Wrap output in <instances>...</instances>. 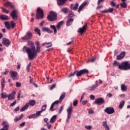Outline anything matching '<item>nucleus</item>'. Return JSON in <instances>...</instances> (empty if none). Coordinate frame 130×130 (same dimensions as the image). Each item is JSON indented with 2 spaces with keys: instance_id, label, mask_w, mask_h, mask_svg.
<instances>
[{
  "instance_id": "f8f14e48",
  "label": "nucleus",
  "mask_w": 130,
  "mask_h": 130,
  "mask_svg": "<svg viewBox=\"0 0 130 130\" xmlns=\"http://www.w3.org/2000/svg\"><path fill=\"white\" fill-rule=\"evenodd\" d=\"M87 23H85L82 27L79 28L78 30V33H80L81 34L85 33V31H86V29H87Z\"/></svg>"
},
{
  "instance_id": "c85d7f7f",
  "label": "nucleus",
  "mask_w": 130,
  "mask_h": 130,
  "mask_svg": "<svg viewBox=\"0 0 130 130\" xmlns=\"http://www.w3.org/2000/svg\"><path fill=\"white\" fill-rule=\"evenodd\" d=\"M0 19L1 20L8 21V20H9V17L7 15H0Z\"/></svg>"
},
{
  "instance_id": "4d7b16f0",
  "label": "nucleus",
  "mask_w": 130,
  "mask_h": 130,
  "mask_svg": "<svg viewBox=\"0 0 130 130\" xmlns=\"http://www.w3.org/2000/svg\"><path fill=\"white\" fill-rule=\"evenodd\" d=\"M2 75H8L9 74V70L6 69V71L5 72H2Z\"/></svg>"
},
{
  "instance_id": "b1692460",
  "label": "nucleus",
  "mask_w": 130,
  "mask_h": 130,
  "mask_svg": "<svg viewBox=\"0 0 130 130\" xmlns=\"http://www.w3.org/2000/svg\"><path fill=\"white\" fill-rule=\"evenodd\" d=\"M99 86L98 84H93L92 86L89 87L88 88H87V90H88V91H93L94 89H96L97 87Z\"/></svg>"
},
{
  "instance_id": "ddd939ff",
  "label": "nucleus",
  "mask_w": 130,
  "mask_h": 130,
  "mask_svg": "<svg viewBox=\"0 0 130 130\" xmlns=\"http://www.w3.org/2000/svg\"><path fill=\"white\" fill-rule=\"evenodd\" d=\"M15 95H16L15 91H13L11 93H10L9 95H7V97L8 98V101H10V100H15Z\"/></svg>"
},
{
  "instance_id": "864d4df0",
  "label": "nucleus",
  "mask_w": 130,
  "mask_h": 130,
  "mask_svg": "<svg viewBox=\"0 0 130 130\" xmlns=\"http://www.w3.org/2000/svg\"><path fill=\"white\" fill-rule=\"evenodd\" d=\"M16 103H17V101L16 100L14 101L12 103H11L10 105V107H12L13 106H15V105H16Z\"/></svg>"
},
{
  "instance_id": "dca6fc26",
  "label": "nucleus",
  "mask_w": 130,
  "mask_h": 130,
  "mask_svg": "<svg viewBox=\"0 0 130 130\" xmlns=\"http://www.w3.org/2000/svg\"><path fill=\"white\" fill-rule=\"evenodd\" d=\"M45 108L44 109H41V111H39L36 112V115L37 117V116H39V115H40V114H41V113L43 112V111H45V109H46V107H47V105H44L43 106H42V108Z\"/></svg>"
},
{
  "instance_id": "ea45409f",
  "label": "nucleus",
  "mask_w": 130,
  "mask_h": 130,
  "mask_svg": "<svg viewBox=\"0 0 130 130\" xmlns=\"http://www.w3.org/2000/svg\"><path fill=\"white\" fill-rule=\"evenodd\" d=\"M5 25L6 28L7 29H8V30H10V29H11V25H10V22H9V21L5 22Z\"/></svg>"
},
{
  "instance_id": "0eeeda50",
  "label": "nucleus",
  "mask_w": 130,
  "mask_h": 130,
  "mask_svg": "<svg viewBox=\"0 0 130 130\" xmlns=\"http://www.w3.org/2000/svg\"><path fill=\"white\" fill-rule=\"evenodd\" d=\"M19 12H18V10H12L11 13H10V16L12 17L13 20L14 21H18V14Z\"/></svg>"
},
{
  "instance_id": "f704fd0d",
  "label": "nucleus",
  "mask_w": 130,
  "mask_h": 130,
  "mask_svg": "<svg viewBox=\"0 0 130 130\" xmlns=\"http://www.w3.org/2000/svg\"><path fill=\"white\" fill-rule=\"evenodd\" d=\"M121 90L123 91L124 92L127 90V87L125 86V84H122L121 86Z\"/></svg>"
},
{
  "instance_id": "423d86ee",
  "label": "nucleus",
  "mask_w": 130,
  "mask_h": 130,
  "mask_svg": "<svg viewBox=\"0 0 130 130\" xmlns=\"http://www.w3.org/2000/svg\"><path fill=\"white\" fill-rule=\"evenodd\" d=\"M73 105L71 104V105L67 109V111L68 113L67 119V122H69V121L70 120V118H71V116H72V113H73Z\"/></svg>"
},
{
  "instance_id": "6e6552de",
  "label": "nucleus",
  "mask_w": 130,
  "mask_h": 130,
  "mask_svg": "<svg viewBox=\"0 0 130 130\" xmlns=\"http://www.w3.org/2000/svg\"><path fill=\"white\" fill-rule=\"evenodd\" d=\"M105 103V101L104 99L102 98H99L95 99V101L93 102V104H98V105H102Z\"/></svg>"
},
{
  "instance_id": "a211bd4d",
  "label": "nucleus",
  "mask_w": 130,
  "mask_h": 130,
  "mask_svg": "<svg viewBox=\"0 0 130 130\" xmlns=\"http://www.w3.org/2000/svg\"><path fill=\"white\" fill-rule=\"evenodd\" d=\"M124 56H125V52H122L120 54V55L117 56L116 59L118 60H119L122 59V58H123Z\"/></svg>"
},
{
  "instance_id": "393cba45",
  "label": "nucleus",
  "mask_w": 130,
  "mask_h": 130,
  "mask_svg": "<svg viewBox=\"0 0 130 130\" xmlns=\"http://www.w3.org/2000/svg\"><path fill=\"white\" fill-rule=\"evenodd\" d=\"M42 31L43 32H47V33H53V31H51V30H50V29H49V28L48 27H43L42 28Z\"/></svg>"
},
{
  "instance_id": "9b49d317",
  "label": "nucleus",
  "mask_w": 130,
  "mask_h": 130,
  "mask_svg": "<svg viewBox=\"0 0 130 130\" xmlns=\"http://www.w3.org/2000/svg\"><path fill=\"white\" fill-rule=\"evenodd\" d=\"M2 44L3 45L6 46V47H9L11 44V41L7 38H4L3 39Z\"/></svg>"
},
{
  "instance_id": "0e129e2a",
  "label": "nucleus",
  "mask_w": 130,
  "mask_h": 130,
  "mask_svg": "<svg viewBox=\"0 0 130 130\" xmlns=\"http://www.w3.org/2000/svg\"><path fill=\"white\" fill-rule=\"evenodd\" d=\"M21 83L16 82V87H17L18 88H20V87H21Z\"/></svg>"
},
{
  "instance_id": "8fccbe9b",
  "label": "nucleus",
  "mask_w": 130,
  "mask_h": 130,
  "mask_svg": "<svg viewBox=\"0 0 130 130\" xmlns=\"http://www.w3.org/2000/svg\"><path fill=\"white\" fill-rule=\"evenodd\" d=\"M46 44H47V45H49L46 47L47 48H48V47H51L52 46V44L51 43V42H48V43L46 42Z\"/></svg>"
},
{
  "instance_id": "79ce46f5",
  "label": "nucleus",
  "mask_w": 130,
  "mask_h": 130,
  "mask_svg": "<svg viewBox=\"0 0 130 130\" xmlns=\"http://www.w3.org/2000/svg\"><path fill=\"white\" fill-rule=\"evenodd\" d=\"M124 101H122L120 102V105L119 106V108L120 109H122V107L124 106Z\"/></svg>"
},
{
  "instance_id": "052dcab7",
  "label": "nucleus",
  "mask_w": 130,
  "mask_h": 130,
  "mask_svg": "<svg viewBox=\"0 0 130 130\" xmlns=\"http://www.w3.org/2000/svg\"><path fill=\"white\" fill-rule=\"evenodd\" d=\"M20 110V107H17L14 109V112H17V111H19Z\"/></svg>"
},
{
  "instance_id": "c03bdc74",
  "label": "nucleus",
  "mask_w": 130,
  "mask_h": 130,
  "mask_svg": "<svg viewBox=\"0 0 130 130\" xmlns=\"http://www.w3.org/2000/svg\"><path fill=\"white\" fill-rule=\"evenodd\" d=\"M50 28H51V29H54V34H56L57 30L56 29V27H55V25H50Z\"/></svg>"
},
{
  "instance_id": "412c9836",
  "label": "nucleus",
  "mask_w": 130,
  "mask_h": 130,
  "mask_svg": "<svg viewBox=\"0 0 130 130\" xmlns=\"http://www.w3.org/2000/svg\"><path fill=\"white\" fill-rule=\"evenodd\" d=\"M58 103H59V101H56L52 104L50 108L51 111H54L55 110V109H53V107H54L55 104H58Z\"/></svg>"
},
{
  "instance_id": "49530a36",
  "label": "nucleus",
  "mask_w": 130,
  "mask_h": 130,
  "mask_svg": "<svg viewBox=\"0 0 130 130\" xmlns=\"http://www.w3.org/2000/svg\"><path fill=\"white\" fill-rule=\"evenodd\" d=\"M120 6L123 8H126V7H127V4H126V3H125V2H122V3H121L120 4Z\"/></svg>"
},
{
  "instance_id": "4be33fe9",
  "label": "nucleus",
  "mask_w": 130,
  "mask_h": 130,
  "mask_svg": "<svg viewBox=\"0 0 130 130\" xmlns=\"http://www.w3.org/2000/svg\"><path fill=\"white\" fill-rule=\"evenodd\" d=\"M37 46H36V51H37V54L38 53V52H40V43L39 41L35 42Z\"/></svg>"
},
{
  "instance_id": "6ab92c4d",
  "label": "nucleus",
  "mask_w": 130,
  "mask_h": 130,
  "mask_svg": "<svg viewBox=\"0 0 130 130\" xmlns=\"http://www.w3.org/2000/svg\"><path fill=\"white\" fill-rule=\"evenodd\" d=\"M66 3H67V0H57V4L59 6H63Z\"/></svg>"
},
{
  "instance_id": "a878e982",
  "label": "nucleus",
  "mask_w": 130,
  "mask_h": 130,
  "mask_svg": "<svg viewBox=\"0 0 130 130\" xmlns=\"http://www.w3.org/2000/svg\"><path fill=\"white\" fill-rule=\"evenodd\" d=\"M4 5L5 7H6V8H8V7H10L11 9H13L14 8V5L10 2H7V3H5Z\"/></svg>"
},
{
  "instance_id": "aec40b11",
  "label": "nucleus",
  "mask_w": 130,
  "mask_h": 130,
  "mask_svg": "<svg viewBox=\"0 0 130 130\" xmlns=\"http://www.w3.org/2000/svg\"><path fill=\"white\" fill-rule=\"evenodd\" d=\"M87 3L84 2L81 5H80L78 10V13H81V12L83 11L84 7H85Z\"/></svg>"
},
{
  "instance_id": "cd10ccee",
  "label": "nucleus",
  "mask_w": 130,
  "mask_h": 130,
  "mask_svg": "<svg viewBox=\"0 0 130 130\" xmlns=\"http://www.w3.org/2000/svg\"><path fill=\"white\" fill-rule=\"evenodd\" d=\"M103 126L105 127V130H110L109 129V126L107 124V121H106V120L103 122Z\"/></svg>"
},
{
  "instance_id": "5fc2aeb1",
  "label": "nucleus",
  "mask_w": 130,
  "mask_h": 130,
  "mask_svg": "<svg viewBox=\"0 0 130 130\" xmlns=\"http://www.w3.org/2000/svg\"><path fill=\"white\" fill-rule=\"evenodd\" d=\"M85 128H86V129H88V130H91L92 129V126L91 125H85L84 126Z\"/></svg>"
},
{
  "instance_id": "6e6d98bb",
  "label": "nucleus",
  "mask_w": 130,
  "mask_h": 130,
  "mask_svg": "<svg viewBox=\"0 0 130 130\" xmlns=\"http://www.w3.org/2000/svg\"><path fill=\"white\" fill-rule=\"evenodd\" d=\"M30 67H31V63H29L26 67V71L28 72H30Z\"/></svg>"
},
{
  "instance_id": "774afa93",
  "label": "nucleus",
  "mask_w": 130,
  "mask_h": 130,
  "mask_svg": "<svg viewBox=\"0 0 130 130\" xmlns=\"http://www.w3.org/2000/svg\"><path fill=\"white\" fill-rule=\"evenodd\" d=\"M105 0H98V5L99 6L101 3H103V2H104Z\"/></svg>"
},
{
  "instance_id": "f3484780",
  "label": "nucleus",
  "mask_w": 130,
  "mask_h": 130,
  "mask_svg": "<svg viewBox=\"0 0 130 130\" xmlns=\"http://www.w3.org/2000/svg\"><path fill=\"white\" fill-rule=\"evenodd\" d=\"M71 9L73 11H77L79 8V4L76 3V4H71L70 6Z\"/></svg>"
},
{
  "instance_id": "a18cd8bd",
  "label": "nucleus",
  "mask_w": 130,
  "mask_h": 130,
  "mask_svg": "<svg viewBox=\"0 0 130 130\" xmlns=\"http://www.w3.org/2000/svg\"><path fill=\"white\" fill-rule=\"evenodd\" d=\"M10 24L12 29H14L16 26V23L13 21H11Z\"/></svg>"
},
{
  "instance_id": "7ed1b4c3",
  "label": "nucleus",
  "mask_w": 130,
  "mask_h": 130,
  "mask_svg": "<svg viewBox=\"0 0 130 130\" xmlns=\"http://www.w3.org/2000/svg\"><path fill=\"white\" fill-rule=\"evenodd\" d=\"M49 15L47 17V20L50 22H53L57 20V14L54 11H50Z\"/></svg>"
},
{
  "instance_id": "58836bf2",
  "label": "nucleus",
  "mask_w": 130,
  "mask_h": 130,
  "mask_svg": "<svg viewBox=\"0 0 130 130\" xmlns=\"http://www.w3.org/2000/svg\"><path fill=\"white\" fill-rule=\"evenodd\" d=\"M61 12L64 14H68L69 12V9H68L67 8H64L61 9Z\"/></svg>"
},
{
  "instance_id": "bb28decb",
  "label": "nucleus",
  "mask_w": 130,
  "mask_h": 130,
  "mask_svg": "<svg viewBox=\"0 0 130 130\" xmlns=\"http://www.w3.org/2000/svg\"><path fill=\"white\" fill-rule=\"evenodd\" d=\"M113 8H109L108 10L102 11L101 13H103V14H104V13H113Z\"/></svg>"
},
{
  "instance_id": "338daca9",
  "label": "nucleus",
  "mask_w": 130,
  "mask_h": 130,
  "mask_svg": "<svg viewBox=\"0 0 130 130\" xmlns=\"http://www.w3.org/2000/svg\"><path fill=\"white\" fill-rule=\"evenodd\" d=\"M17 69L18 70H19V69H21V63L20 62H17Z\"/></svg>"
},
{
  "instance_id": "39448f33",
  "label": "nucleus",
  "mask_w": 130,
  "mask_h": 130,
  "mask_svg": "<svg viewBox=\"0 0 130 130\" xmlns=\"http://www.w3.org/2000/svg\"><path fill=\"white\" fill-rule=\"evenodd\" d=\"M89 74V70L86 69L81 70L79 71H76V76L79 78V77H81L83 75H88Z\"/></svg>"
},
{
  "instance_id": "680f3d73",
  "label": "nucleus",
  "mask_w": 130,
  "mask_h": 130,
  "mask_svg": "<svg viewBox=\"0 0 130 130\" xmlns=\"http://www.w3.org/2000/svg\"><path fill=\"white\" fill-rule=\"evenodd\" d=\"M73 105H74V106H77L78 105V100H75L73 102Z\"/></svg>"
},
{
  "instance_id": "1a4fd4ad",
  "label": "nucleus",
  "mask_w": 130,
  "mask_h": 130,
  "mask_svg": "<svg viewBox=\"0 0 130 130\" xmlns=\"http://www.w3.org/2000/svg\"><path fill=\"white\" fill-rule=\"evenodd\" d=\"M33 36V34L31 31H27L25 35L21 38V39L22 40H29V39H31L32 38V36Z\"/></svg>"
},
{
  "instance_id": "2eb2a0df",
  "label": "nucleus",
  "mask_w": 130,
  "mask_h": 130,
  "mask_svg": "<svg viewBox=\"0 0 130 130\" xmlns=\"http://www.w3.org/2000/svg\"><path fill=\"white\" fill-rule=\"evenodd\" d=\"M10 76L11 78L15 81L17 79V76H18V73L15 71H11L10 72Z\"/></svg>"
},
{
  "instance_id": "a19ab883",
  "label": "nucleus",
  "mask_w": 130,
  "mask_h": 130,
  "mask_svg": "<svg viewBox=\"0 0 130 130\" xmlns=\"http://www.w3.org/2000/svg\"><path fill=\"white\" fill-rule=\"evenodd\" d=\"M64 97H66V92H63L60 96L59 101H62Z\"/></svg>"
},
{
  "instance_id": "3c124183",
  "label": "nucleus",
  "mask_w": 130,
  "mask_h": 130,
  "mask_svg": "<svg viewBox=\"0 0 130 130\" xmlns=\"http://www.w3.org/2000/svg\"><path fill=\"white\" fill-rule=\"evenodd\" d=\"M35 117H37V115L35 114H32L31 115L28 116V118H35Z\"/></svg>"
},
{
  "instance_id": "5701e85b",
  "label": "nucleus",
  "mask_w": 130,
  "mask_h": 130,
  "mask_svg": "<svg viewBox=\"0 0 130 130\" xmlns=\"http://www.w3.org/2000/svg\"><path fill=\"white\" fill-rule=\"evenodd\" d=\"M73 22H74V19L73 18H69L67 21L66 25L68 27L71 26V25L73 24Z\"/></svg>"
},
{
  "instance_id": "c756f323",
  "label": "nucleus",
  "mask_w": 130,
  "mask_h": 130,
  "mask_svg": "<svg viewBox=\"0 0 130 130\" xmlns=\"http://www.w3.org/2000/svg\"><path fill=\"white\" fill-rule=\"evenodd\" d=\"M28 107H29V104H28V103H26V104L20 109V111H21V112L25 111V110H26V109H28Z\"/></svg>"
},
{
  "instance_id": "37998d69",
  "label": "nucleus",
  "mask_w": 130,
  "mask_h": 130,
  "mask_svg": "<svg viewBox=\"0 0 130 130\" xmlns=\"http://www.w3.org/2000/svg\"><path fill=\"white\" fill-rule=\"evenodd\" d=\"M69 18H73V17H75V13L72 11H70L69 13Z\"/></svg>"
},
{
  "instance_id": "bf43d9fd",
  "label": "nucleus",
  "mask_w": 130,
  "mask_h": 130,
  "mask_svg": "<svg viewBox=\"0 0 130 130\" xmlns=\"http://www.w3.org/2000/svg\"><path fill=\"white\" fill-rule=\"evenodd\" d=\"M62 110H63V106H61L60 107V109L59 110L58 113H61V112L62 111Z\"/></svg>"
},
{
  "instance_id": "de8ad7c7",
  "label": "nucleus",
  "mask_w": 130,
  "mask_h": 130,
  "mask_svg": "<svg viewBox=\"0 0 130 130\" xmlns=\"http://www.w3.org/2000/svg\"><path fill=\"white\" fill-rule=\"evenodd\" d=\"M1 97L2 98H3V99H5V98L8 97V95H7V93H4V91H3L1 93Z\"/></svg>"
},
{
  "instance_id": "20e7f679",
  "label": "nucleus",
  "mask_w": 130,
  "mask_h": 130,
  "mask_svg": "<svg viewBox=\"0 0 130 130\" xmlns=\"http://www.w3.org/2000/svg\"><path fill=\"white\" fill-rule=\"evenodd\" d=\"M44 18V13L43 12V10L38 7L37 9V13L36 16V18L37 20H40V19H43Z\"/></svg>"
},
{
  "instance_id": "e2e57ef3",
  "label": "nucleus",
  "mask_w": 130,
  "mask_h": 130,
  "mask_svg": "<svg viewBox=\"0 0 130 130\" xmlns=\"http://www.w3.org/2000/svg\"><path fill=\"white\" fill-rule=\"evenodd\" d=\"M56 86V84H55L52 85L51 86L50 89V90H53V89H54V88H55V86Z\"/></svg>"
},
{
  "instance_id": "473e14b6",
  "label": "nucleus",
  "mask_w": 130,
  "mask_h": 130,
  "mask_svg": "<svg viewBox=\"0 0 130 130\" xmlns=\"http://www.w3.org/2000/svg\"><path fill=\"white\" fill-rule=\"evenodd\" d=\"M29 105H30V106H34V105H35V104H36V101L35 100H30L29 101V103H27Z\"/></svg>"
},
{
  "instance_id": "72a5a7b5",
  "label": "nucleus",
  "mask_w": 130,
  "mask_h": 130,
  "mask_svg": "<svg viewBox=\"0 0 130 130\" xmlns=\"http://www.w3.org/2000/svg\"><path fill=\"white\" fill-rule=\"evenodd\" d=\"M121 64L119 63V62L117 61V60H115L113 63V67H118V69H119V66H121Z\"/></svg>"
},
{
  "instance_id": "f03ea898",
  "label": "nucleus",
  "mask_w": 130,
  "mask_h": 130,
  "mask_svg": "<svg viewBox=\"0 0 130 130\" xmlns=\"http://www.w3.org/2000/svg\"><path fill=\"white\" fill-rule=\"evenodd\" d=\"M119 70L121 71H128L130 70V61H125L121 63V65L119 66Z\"/></svg>"
},
{
  "instance_id": "7c9ffc66",
  "label": "nucleus",
  "mask_w": 130,
  "mask_h": 130,
  "mask_svg": "<svg viewBox=\"0 0 130 130\" xmlns=\"http://www.w3.org/2000/svg\"><path fill=\"white\" fill-rule=\"evenodd\" d=\"M1 85H2V89L1 91L2 92H4V89L5 88V78H3L2 79L1 81Z\"/></svg>"
},
{
  "instance_id": "4c0bfd02",
  "label": "nucleus",
  "mask_w": 130,
  "mask_h": 130,
  "mask_svg": "<svg viewBox=\"0 0 130 130\" xmlns=\"http://www.w3.org/2000/svg\"><path fill=\"white\" fill-rule=\"evenodd\" d=\"M96 57H92L91 59H89L87 62V63H90V62H94L96 60Z\"/></svg>"
},
{
  "instance_id": "69168bd1",
  "label": "nucleus",
  "mask_w": 130,
  "mask_h": 130,
  "mask_svg": "<svg viewBox=\"0 0 130 130\" xmlns=\"http://www.w3.org/2000/svg\"><path fill=\"white\" fill-rule=\"evenodd\" d=\"M20 97H21V91H19L17 95L18 100H20Z\"/></svg>"
},
{
  "instance_id": "2f4dec72",
  "label": "nucleus",
  "mask_w": 130,
  "mask_h": 130,
  "mask_svg": "<svg viewBox=\"0 0 130 130\" xmlns=\"http://www.w3.org/2000/svg\"><path fill=\"white\" fill-rule=\"evenodd\" d=\"M56 115H55L50 119V122L51 123H54V122H55V120H56Z\"/></svg>"
},
{
  "instance_id": "4468645a",
  "label": "nucleus",
  "mask_w": 130,
  "mask_h": 130,
  "mask_svg": "<svg viewBox=\"0 0 130 130\" xmlns=\"http://www.w3.org/2000/svg\"><path fill=\"white\" fill-rule=\"evenodd\" d=\"M2 125H4V127L0 130H8L9 127H10V125H9V123H8V122L7 121H3L2 123Z\"/></svg>"
},
{
  "instance_id": "603ef678",
  "label": "nucleus",
  "mask_w": 130,
  "mask_h": 130,
  "mask_svg": "<svg viewBox=\"0 0 130 130\" xmlns=\"http://www.w3.org/2000/svg\"><path fill=\"white\" fill-rule=\"evenodd\" d=\"M2 11L3 13H5L6 14H9V13L10 12V11L7 10L6 9L3 8H2Z\"/></svg>"
},
{
  "instance_id": "13d9d810",
  "label": "nucleus",
  "mask_w": 130,
  "mask_h": 130,
  "mask_svg": "<svg viewBox=\"0 0 130 130\" xmlns=\"http://www.w3.org/2000/svg\"><path fill=\"white\" fill-rule=\"evenodd\" d=\"M110 6L111 7H115L116 6V4H115L114 2L112 1L110 3Z\"/></svg>"
},
{
  "instance_id": "9d476101",
  "label": "nucleus",
  "mask_w": 130,
  "mask_h": 130,
  "mask_svg": "<svg viewBox=\"0 0 130 130\" xmlns=\"http://www.w3.org/2000/svg\"><path fill=\"white\" fill-rule=\"evenodd\" d=\"M104 111L108 114H112L115 112V111L114 110V108H113V107H107L104 110Z\"/></svg>"
},
{
  "instance_id": "f257e3e1",
  "label": "nucleus",
  "mask_w": 130,
  "mask_h": 130,
  "mask_svg": "<svg viewBox=\"0 0 130 130\" xmlns=\"http://www.w3.org/2000/svg\"><path fill=\"white\" fill-rule=\"evenodd\" d=\"M27 45L29 46V47L24 46L22 51L24 52H27V53H28V58L30 60H32V59H34V58L37 56L36 47L35 45H34V43L31 41L27 42Z\"/></svg>"
},
{
  "instance_id": "e433bc0d",
  "label": "nucleus",
  "mask_w": 130,
  "mask_h": 130,
  "mask_svg": "<svg viewBox=\"0 0 130 130\" xmlns=\"http://www.w3.org/2000/svg\"><path fill=\"white\" fill-rule=\"evenodd\" d=\"M63 23H64L63 21H61L60 22L58 23V24L56 26L58 30H59V29H60V27L62 26V25H63Z\"/></svg>"
},
{
  "instance_id": "c9c22d12",
  "label": "nucleus",
  "mask_w": 130,
  "mask_h": 130,
  "mask_svg": "<svg viewBox=\"0 0 130 130\" xmlns=\"http://www.w3.org/2000/svg\"><path fill=\"white\" fill-rule=\"evenodd\" d=\"M35 32H36V33H37V34H38L39 36H41V32L40 31V29H39V28L36 27L35 29Z\"/></svg>"
},
{
  "instance_id": "09e8293b",
  "label": "nucleus",
  "mask_w": 130,
  "mask_h": 130,
  "mask_svg": "<svg viewBox=\"0 0 130 130\" xmlns=\"http://www.w3.org/2000/svg\"><path fill=\"white\" fill-rule=\"evenodd\" d=\"M75 75H77V72L76 71H74V72L73 73H71L69 76V78L71 77H74L75 76Z\"/></svg>"
}]
</instances>
